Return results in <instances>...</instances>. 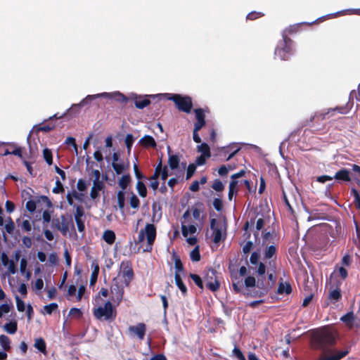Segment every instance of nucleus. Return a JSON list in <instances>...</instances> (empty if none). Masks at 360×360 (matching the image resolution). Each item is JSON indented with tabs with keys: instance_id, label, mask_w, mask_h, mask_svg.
<instances>
[{
	"instance_id": "20",
	"label": "nucleus",
	"mask_w": 360,
	"mask_h": 360,
	"mask_svg": "<svg viewBox=\"0 0 360 360\" xmlns=\"http://www.w3.org/2000/svg\"><path fill=\"white\" fill-rule=\"evenodd\" d=\"M139 143L145 148H155L156 146V142L153 136L150 135H145L142 137Z\"/></svg>"
},
{
	"instance_id": "39",
	"label": "nucleus",
	"mask_w": 360,
	"mask_h": 360,
	"mask_svg": "<svg viewBox=\"0 0 360 360\" xmlns=\"http://www.w3.org/2000/svg\"><path fill=\"white\" fill-rule=\"evenodd\" d=\"M129 164L125 165L122 163L112 162V167L117 174H120L128 168Z\"/></svg>"
},
{
	"instance_id": "44",
	"label": "nucleus",
	"mask_w": 360,
	"mask_h": 360,
	"mask_svg": "<svg viewBox=\"0 0 360 360\" xmlns=\"http://www.w3.org/2000/svg\"><path fill=\"white\" fill-rule=\"evenodd\" d=\"M189 276L199 288L203 289V282L200 276L195 274H190Z\"/></svg>"
},
{
	"instance_id": "36",
	"label": "nucleus",
	"mask_w": 360,
	"mask_h": 360,
	"mask_svg": "<svg viewBox=\"0 0 360 360\" xmlns=\"http://www.w3.org/2000/svg\"><path fill=\"white\" fill-rule=\"evenodd\" d=\"M131 181V176L130 175L128 174H125V175H123L121 179L119 180L118 181V185L119 186L122 188V191H124V190H125L128 185L129 184Z\"/></svg>"
},
{
	"instance_id": "56",
	"label": "nucleus",
	"mask_w": 360,
	"mask_h": 360,
	"mask_svg": "<svg viewBox=\"0 0 360 360\" xmlns=\"http://www.w3.org/2000/svg\"><path fill=\"white\" fill-rule=\"evenodd\" d=\"M64 187L60 180L57 178L56 181V186L53 188V193H60L64 192Z\"/></svg>"
},
{
	"instance_id": "47",
	"label": "nucleus",
	"mask_w": 360,
	"mask_h": 360,
	"mask_svg": "<svg viewBox=\"0 0 360 360\" xmlns=\"http://www.w3.org/2000/svg\"><path fill=\"white\" fill-rule=\"evenodd\" d=\"M58 308V305L56 302L51 303L44 307L45 312L48 314H51L54 311Z\"/></svg>"
},
{
	"instance_id": "57",
	"label": "nucleus",
	"mask_w": 360,
	"mask_h": 360,
	"mask_svg": "<svg viewBox=\"0 0 360 360\" xmlns=\"http://www.w3.org/2000/svg\"><path fill=\"white\" fill-rule=\"evenodd\" d=\"M257 264H258V268L256 271L258 274L257 276L264 277V276H265V272H266V266L262 262H259Z\"/></svg>"
},
{
	"instance_id": "14",
	"label": "nucleus",
	"mask_w": 360,
	"mask_h": 360,
	"mask_svg": "<svg viewBox=\"0 0 360 360\" xmlns=\"http://www.w3.org/2000/svg\"><path fill=\"white\" fill-rule=\"evenodd\" d=\"M196 122L194 123V128L201 129L206 124L205 110L202 108L194 109Z\"/></svg>"
},
{
	"instance_id": "61",
	"label": "nucleus",
	"mask_w": 360,
	"mask_h": 360,
	"mask_svg": "<svg viewBox=\"0 0 360 360\" xmlns=\"http://www.w3.org/2000/svg\"><path fill=\"white\" fill-rule=\"evenodd\" d=\"M352 262V257L349 254H346L343 256L341 260V264L345 266H349L351 265Z\"/></svg>"
},
{
	"instance_id": "35",
	"label": "nucleus",
	"mask_w": 360,
	"mask_h": 360,
	"mask_svg": "<svg viewBox=\"0 0 360 360\" xmlns=\"http://www.w3.org/2000/svg\"><path fill=\"white\" fill-rule=\"evenodd\" d=\"M0 345L5 351H9L11 349V340L6 335H0Z\"/></svg>"
},
{
	"instance_id": "26",
	"label": "nucleus",
	"mask_w": 360,
	"mask_h": 360,
	"mask_svg": "<svg viewBox=\"0 0 360 360\" xmlns=\"http://www.w3.org/2000/svg\"><path fill=\"white\" fill-rule=\"evenodd\" d=\"M174 280H175L176 285L178 286V288L181 290L182 295L184 296H186L187 295L188 290H187L186 285L184 283V282L181 279L180 274L175 273Z\"/></svg>"
},
{
	"instance_id": "3",
	"label": "nucleus",
	"mask_w": 360,
	"mask_h": 360,
	"mask_svg": "<svg viewBox=\"0 0 360 360\" xmlns=\"http://www.w3.org/2000/svg\"><path fill=\"white\" fill-rule=\"evenodd\" d=\"M93 315L100 321H113L117 316V311L111 301H107L103 306L93 309Z\"/></svg>"
},
{
	"instance_id": "24",
	"label": "nucleus",
	"mask_w": 360,
	"mask_h": 360,
	"mask_svg": "<svg viewBox=\"0 0 360 360\" xmlns=\"http://www.w3.org/2000/svg\"><path fill=\"white\" fill-rule=\"evenodd\" d=\"M172 257L174 262V268L176 269L175 273L180 274L181 272H183L184 271V267L180 257L176 252L173 251Z\"/></svg>"
},
{
	"instance_id": "53",
	"label": "nucleus",
	"mask_w": 360,
	"mask_h": 360,
	"mask_svg": "<svg viewBox=\"0 0 360 360\" xmlns=\"http://www.w3.org/2000/svg\"><path fill=\"white\" fill-rule=\"evenodd\" d=\"M212 188L217 192H221L224 189V186L219 179L214 180Z\"/></svg>"
},
{
	"instance_id": "42",
	"label": "nucleus",
	"mask_w": 360,
	"mask_h": 360,
	"mask_svg": "<svg viewBox=\"0 0 360 360\" xmlns=\"http://www.w3.org/2000/svg\"><path fill=\"white\" fill-rule=\"evenodd\" d=\"M117 205L121 210H123L124 207L125 195L123 191H119L117 193Z\"/></svg>"
},
{
	"instance_id": "63",
	"label": "nucleus",
	"mask_w": 360,
	"mask_h": 360,
	"mask_svg": "<svg viewBox=\"0 0 360 360\" xmlns=\"http://www.w3.org/2000/svg\"><path fill=\"white\" fill-rule=\"evenodd\" d=\"M44 287V281L41 278H37L32 285V288L35 291L41 290Z\"/></svg>"
},
{
	"instance_id": "33",
	"label": "nucleus",
	"mask_w": 360,
	"mask_h": 360,
	"mask_svg": "<svg viewBox=\"0 0 360 360\" xmlns=\"http://www.w3.org/2000/svg\"><path fill=\"white\" fill-rule=\"evenodd\" d=\"M180 162L179 158L177 155H171L169 156L168 164L171 169H176L179 167Z\"/></svg>"
},
{
	"instance_id": "52",
	"label": "nucleus",
	"mask_w": 360,
	"mask_h": 360,
	"mask_svg": "<svg viewBox=\"0 0 360 360\" xmlns=\"http://www.w3.org/2000/svg\"><path fill=\"white\" fill-rule=\"evenodd\" d=\"M161 169H162V160L160 159V162L158 163V165L156 166V167L155 169L153 174L150 177V180H157L158 179L159 176L160 175Z\"/></svg>"
},
{
	"instance_id": "30",
	"label": "nucleus",
	"mask_w": 360,
	"mask_h": 360,
	"mask_svg": "<svg viewBox=\"0 0 360 360\" xmlns=\"http://www.w3.org/2000/svg\"><path fill=\"white\" fill-rule=\"evenodd\" d=\"M277 248L274 245L266 247L264 251V259H270L276 255Z\"/></svg>"
},
{
	"instance_id": "12",
	"label": "nucleus",
	"mask_w": 360,
	"mask_h": 360,
	"mask_svg": "<svg viewBox=\"0 0 360 360\" xmlns=\"http://www.w3.org/2000/svg\"><path fill=\"white\" fill-rule=\"evenodd\" d=\"M128 330L131 337H136L139 340H143L146 332V326L144 323H139L135 326H130Z\"/></svg>"
},
{
	"instance_id": "50",
	"label": "nucleus",
	"mask_w": 360,
	"mask_h": 360,
	"mask_svg": "<svg viewBox=\"0 0 360 360\" xmlns=\"http://www.w3.org/2000/svg\"><path fill=\"white\" fill-rule=\"evenodd\" d=\"M184 172L181 171L179 174L176 175V178H171L169 179L167 184L173 190L174 186L178 183V178H183Z\"/></svg>"
},
{
	"instance_id": "59",
	"label": "nucleus",
	"mask_w": 360,
	"mask_h": 360,
	"mask_svg": "<svg viewBox=\"0 0 360 360\" xmlns=\"http://www.w3.org/2000/svg\"><path fill=\"white\" fill-rule=\"evenodd\" d=\"M84 216V208L82 205L76 206V212L75 214V219H82V217Z\"/></svg>"
},
{
	"instance_id": "62",
	"label": "nucleus",
	"mask_w": 360,
	"mask_h": 360,
	"mask_svg": "<svg viewBox=\"0 0 360 360\" xmlns=\"http://www.w3.org/2000/svg\"><path fill=\"white\" fill-rule=\"evenodd\" d=\"M73 198H79L78 193L73 191L72 194L68 193L66 195L67 201L70 205H74Z\"/></svg>"
},
{
	"instance_id": "43",
	"label": "nucleus",
	"mask_w": 360,
	"mask_h": 360,
	"mask_svg": "<svg viewBox=\"0 0 360 360\" xmlns=\"http://www.w3.org/2000/svg\"><path fill=\"white\" fill-rule=\"evenodd\" d=\"M191 259L193 262H199L201 256L200 253L199 247L196 246L190 253Z\"/></svg>"
},
{
	"instance_id": "49",
	"label": "nucleus",
	"mask_w": 360,
	"mask_h": 360,
	"mask_svg": "<svg viewBox=\"0 0 360 360\" xmlns=\"http://www.w3.org/2000/svg\"><path fill=\"white\" fill-rule=\"evenodd\" d=\"M256 282L257 281L254 276H249L245 279L244 284L247 288H252L256 286Z\"/></svg>"
},
{
	"instance_id": "37",
	"label": "nucleus",
	"mask_w": 360,
	"mask_h": 360,
	"mask_svg": "<svg viewBox=\"0 0 360 360\" xmlns=\"http://www.w3.org/2000/svg\"><path fill=\"white\" fill-rule=\"evenodd\" d=\"M197 148H198V151L202 153L201 155H204L207 156V158H210V156H211L210 148L207 143H202L200 145L198 146Z\"/></svg>"
},
{
	"instance_id": "1",
	"label": "nucleus",
	"mask_w": 360,
	"mask_h": 360,
	"mask_svg": "<svg viewBox=\"0 0 360 360\" xmlns=\"http://www.w3.org/2000/svg\"><path fill=\"white\" fill-rule=\"evenodd\" d=\"M337 333L335 331L322 328L314 333L311 339V344L314 349L322 350L324 353H333L331 355L323 354L319 360H340L346 356L349 350L348 349L344 350H331L328 349L329 347L335 345Z\"/></svg>"
},
{
	"instance_id": "11",
	"label": "nucleus",
	"mask_w": 360,
	"mask_h": 360,
	"mask_svg": "<svg viewBox=\"0 0 360 360\" xmlns=\"http://www.w3.org/2000/svg\"><path fill=\"white\" fill-rule=\"evenodd\" d=\"M110 292L112 294L111 300L119 304L123 298L124 288L116 278L113 279L112 284L110 287Z\"/></svg>"
},
{
	"instance_id": "48",
	"label": "nucleus",
	"mask_w": 360,
	"mask_h": 360,
	"mask_svg": "<svg viewBox=\"0 0 360 360\" xmlns=\"http://www.w3.org/2000/svg\"><path fill=\"white\" fill-rule=\"evenodd\" d=\"M196 165H194L193 163L192 164H190L188 167H187V171H186V180H188L190 179L193 175L194 174L195 170H196Z\"/></svg>"
},
{
	"instance_id": "23",
	"label": "nucleus",
	"mask_w": 360,
	"mask_h": 360,
	"mask_svg": "<svg viewBox=\"0 0 360 360\" xmlns=\"http://www.w3.org/2000/svg\"><path fill=\"white\" fill-rule=\"evenodd\" d=\"M146 96H139L135 98V106L138 109H143L150 103V101Z\"/></svg>"
},
{
	"instance_id": "46",
	"label": "nucleus",
	"mask_w": 360,
	"mask_h": 360,
	"mask_svg": "<svg viewBox=\"0 0 360 360\" xmlns=\"http://www.w3.org/2000/svg\"><path fill=\"white\" fill-rule=\"evenodd\" d=\"M134 138L133 135L131 134H128L125 138V145L127 148L128 153H130L132 146H133V143H134Z\"/></svg>"
},
{
	"instance_id": "2",
	"label": "nucleus",
	"mask_w": 360,
	"mask_h": 360,
	"mask_svg": "<svg viewBox=\"0 0 360 360\" xmlns=\"http://www.w3.org/2000/svg\"><path fill=\"white\" fill-rule=\"evenodd\" d=\"M169 101L174 103L177 109L187 114L191 113L193 108L192 98L189 96H183L179 94H165L162 95Z\"/></svg>"
},
{
	"instance_id": "38",
	"label": "nucleus",
	"mask_w": 360,
	"mask_h": 360,
	"mask_svg": "<svg viewBox=\"0 0 360 360\" xmlns=\"http://www.w3.org/2000/svg\"><path fill=\"white\" fill-rule=\"evenodd\" d=\"M5 330L9 334H14L18 330V325L16 321H11L7 323L4 326Z\"/></svg>"
},
{
	"instance_id": "15",
	"label": "nucleus",
	"mask_w": 360,
	"mask_h": 360,
	"mask_svg": "<svg viewBox=\"0 0 360 360\" xmlns=\"http://www.w3.org/2000/svg\"><path fill=\"white\" fill-rule=\"evenodd\" d=\"M60 229H61V233L63 236H66L68 232L69 231L70 225L74 228V224L72 223V219L71 216L66 217L65 215L63 214L60 216Z\"/></svg>"
},
{
	"instance_id": "55",
	"label": "nucleus",
	"mask_w": 360,
	"mask_h": 360,
	"mask_svg": "<svg viewBox=\"0 0 360 360\" xmlns=\"http://www.w3.org/2000/svg\"><path fill=\"white\" fill-rule=\"evenodd\" d=\"M243 285V284L242 281H232V287L236 293H239L241 292Z\"/></svg>"
},
{
	"instance_id": "7",
	"label": "nucleus",
	"mask_w": 360,
	"mask_h": 360,
	"mask_svg": "<svg viewBox=\"0 0 360 360\" xmlns=\"http://www.w3.org/2000/svg\"><path fill=\"white\" fill-rule=\"evenodd\" d=\"M99 97H103V98H112L116 101L124 103L128 101V98L124 96L123 94L120 92H115L112 94H110L109 93H102V94H98L95 95H88L86 98H84L81 102L80 105H86L88 103L92 101L93 100L99 98Z\"/></svg>"
},
{
	"instance_id": "17",
	"label": "nucleus",
	"mask_w": 360,
	"mask_h": 360,
	"mask_svg": "<svg viewBox=\"0 0 360 360\" xmlns=\"http://www.w3.org/2000/svg\"><path fill=\"white\" fill-rule=\"evenodd\" d=\"M333 179L338 181H351L350 172L345 168H342L338 171L333 176Z\"/></svg>"
},
{
	"instance_id": "4",
	"label": "nucleus",
	"mask_w": 360,
	"mask_h": 360,
	"mask_svg": "<svg viewBox=\"0 0 360 360\" xmlns=\"http://www.w3.org/2000/svg\"><path fill=\"white\" fill-rule=\"evenodd\" d=\"M294 53V41L291 39H282L278 42L274 55L282 60H288Z\"/></svg>"
},
{
	"instance_id": "45",
	"label": "nucleus",
	"mask_w": 360,
	"mask_h": 360,
	"mask_svg": "<svg viewBox=\"0 0 360 360\" xmlns=\"http://www.w3.org/2000/svg\"><path fill=\"white\" fill-rule=\"evenodd\" d=\"M43 156H44V158L45 161L46 162V163L49 165H52V163H53V155H52V152H51V150H49V148H45L43 150Z\"/></svg>"
},
{
	"instance_id": "21",
	"label": "nucleus",
	"mask_w": 360,
	"mask_h": 360,
	"mask_svg": "<svg viewBox=\"0 0 360 360\" xmlns=\"http://www.w3.org/2000/svg\"><path fill=\"white\" fill-rule=\"evenodd\" d=\"M91 267L93 268V271L90 277V285H94L98 279V276L99 274V265L97 261L94 260L92 262Z\"/></svg>"
},
{
	"instance_id": "41",
	"label": "nucleus",
	"mask_w": 360,
	"mask_h": 360,
	"mask_svg": "<svg viewBox=\"0 0 360 360\" xmlns=\"http://www.w3.org/2000/svg\"><path fill=\"white\" fill-rule=\"evenodd\" d=\"M6 231L9 234H13L15 229V223L11 217L6 219V223L4 226Z\"/></svg>"
},
{
	"instance_id": "19",
	"label": "nucleus",
	"mask_w": 360,
	"mask_h": 360,
	"mask_svg": "<svg viewBox=\"0 0 360 360\" xmlns=\"http://www.w3.org/2000/svg\"><path fill=\"white\" fill-rule=\"evenodd\" d=\"M355 319H356V317L354 316V312L349 311V312H347L346 314L343 315L340 318V321H342L344 323H345V325L347 326V327L348 328L352 329L354 326V322Z\"/></svg>"
},
{
	"instance_id": "60",
	"label": "nucleus",
	"mask_w": 360,
	"mask_h": 360,
	"mask_svg": "<svg viewBox=\"0 0 360 360\" xmlns=\"http://www.w3.org/2000/svg\"><path fill=\"white\" fill-rule=\"evenodd\" d=\"M55 128V124L52 123H49L48 124H44L43 126L39 127L37 129L38 131H44V132H49L53 129Z\"/></svg>"
},
{
	"instance_id": "54",
	"label": "nucleus",
	"mask_w": 360,
	"mask_h": 360,
	"mask_svg": "<svg viewBox=\"0 0 360 360\" xmlns=\"http://www.w3.org/2000/svg\"><path fill=\"white\" fill-rule=\"evenodd\" d=\"M329 114V111L326 112H319V113H316L313 117L311 119V122H316V121H319V120H323L326 118V116Z\"/></svg>"
},
{
	"instance_id": "40",
	"label": "nucleus",
	"mask_w": 360,
	"mask_h": 360,
	"mask_svg": "<svg viewBox=\"0 0 360 360\" xmlns=\"http://www.w3.org/2000/svg\"><path fill=\"white\" fill-rule=\"evenodd\" d=\"M136 189L140 196L145 198L147 195V188L144 183L141 181H138L136 184Z\"/></svg>"
},
{
	"instance_id": "28",
	"label": "nucleus",
	"mask_w": 360,
	"mask_h": 360,
	"mask_svg": "<svg viewBox=\"0 0 360 360\" xmlns=\"http://www.w3.org/2000/svg\"><path fill=\"white\" fill-rule=\"evenodd\" d=\"M278 294L289 295L292 292V287L289 283L280 282L277 289Z\"/></svg>"
},
{
	"instance_id": "22",
	"label": "nucleus",
	"mask_w": 360,
	"mask_h": 360,
	"mask_svg": "<svg viewBox=\"0 0 360 360\" xmlns=\"http://www.w3.org/2000/svg\"><path fill=\"white\" fill-rule=\"evenodd\" d=\"M2 145H8V146L13 148V150L11 151V155H14L18 156V158H20L21 159L22 161H23V160H25L22 155V148L17 146V145L15 143L3 142Z\"/></svg>"
},
{
	"instance_id": "18",
	"label": "nucleus",
	"mask_w": 360,
	"mask_h": 360,
	"mask_svg": "<svg viewBox=\"0 0 360 360\" xmlns=\"http://www.w3.org/2000/svg\"><path fill=\"white\" fill-rule=\"evenodd\" d=\"M105 184L103 181H93V186L90 191V197L95 200L98 197V192L103 190Z\"/></svg>"
},
{
	"instance_id": "10",
	"label": "nucleus",
	"mask_w": 360,
	"mask_h": 360,
	"mask_svg": "<svg viewBox=\"0 0 360 360\" xmlns=\"http://www.w3.org/2000/svg\"><path fill=\"white\" fill-rule=\"evenodd\" d=\"M120 274L124 278L126 285L133 280L134 274L129 260L122 261L120 264Z\"/></svg>"
},
{
	"instance_id": "13",
	"label": "nucleus",
	"mask_w": 360,
	"mask_h": 360,
	"mask_svg": "<svg viewBox=\"0 0 360 360\" xmlns=\"http://www.w3.org/2000/svg\"><path fill=\"white\" fill-rule=\"evenodd\" d=\"M42 202L45 203L48 208L52 206V203L49 198L46 195H41L40 197H37V200H30L26 202L25 207L28 212L30 213H33L37 208V203Z\"/></svg>"
},
{
	"instance_id": "58",
	"label": "nucleus",
	"mask_w": 360,
	"mask_h": 360,
	"mask_svg": "<svg viewBox=\"0 0 360 360\" xmlns=\"http://www.w3.org/2000/svg\"><path fill=\"white\" fill-rule=\"evenodd\" d=\"M16 306L19 311H24L25 309V302L18 297L15 296Z\"/></svg>"
},
{
	"instance_id": "25",
	"label": "nucleus",
	"mask_w": 360,
	"mask_h": 360,
	"mask_svg": "<svg viewBox=\"0 0 360 360\" xmlns=\"http://www.w3.org/2000/svg\"><path fill=\"white\" fill-rule=\"evenodd\" d=\"M300 25H292L286 27L282 32V37L283 39H290L288 35L295 34L298 32Z\"/></svg>"
},
{
	"instance_id": "31",
	"label": "nucleus",
	"mask_w": 360,
	"mask_h": 360,
	"mask_svg": "<svg viewBox=\"0 0 360 360\" xmlns=\"http://www.w3.org/2000/svg\"><path fill=\"white\" fill-rule=\"evenodd\" d=\"M34 346L36 349H37L39 352H41L44 354H47L46 345L45 340L43 338H37L35 340Z\"/></svg>"
},
{
	"instance_id": "29",
	"label": "nucleus",
	"mask_w": 360,
	"mask_h": 360,
	"mask_svg": "<svg viewBox=\"0 0 360 360\" xmlns=\"http://www.w3.org/2000/svg\"><path fill=\"white\" fill-rule=\"evenodd\" d=\"M328 298L333 302L339 301L342 298V293L340 288L330 290L328 292Z\"/></svg>"
},
{
	"instance_id": "27",
	"label": "nucleus",
	"mask_w": 360,
	"mask_h": 360,
	"mask_svg": "<svg viewBox=\"0 0 360 360\" xmlns=\"http://www.w3.org/2000/svg\"><path fill=\"white\" fill-rule=\"evenodd\" d=\"M103 239L108 244L112 245L116 239L115 233L112 230H106L103 234Z\"/></svg>"
},
{
	"instance_id": "51",
	"label": "nucleus",
	"mask_w": 360,
	"mask_h": 360,
	"mask_svg": "<svg viewBox=\"0 0 360 360\" xmlns=\"http://www.w3.org/2000/svg\"><path fill=\"white\" fill-rule=\"evenodd\" d=\"M129 203L132 208L137 209L139 207L140 200L136 195L132 194L129 200Z\"/></svg>"
},
{
	"instance_id": "34",
	"label": "nucleus",
	"mask_w": 360,
	"mask_h": 360,
	"mask_svg": "<svg viewBox=\"0 0 360 360\" xmlns=\"http://www.w3.org/2000/svg\"><path fill=\"white\" fill-rule=\"evenodd\" d=\"M16 223L18 226L20 227L25 232H30L32 229V224L27 219L21 221L20 219H17Z\"/></svg>"
},
{
	"instance_id": "32",
	"label": "nucleus",
	"mask_w": 360,
	"mask_h": 360,
	"mask_svg": "<svg viewBox=\"0 0 360 360\" xmlns=\"http://www.w3.org/2000/svg\"><path fill=\"white\" fill-rule=\"evenodd\" d=\"M184 222L185 221L182 222L181 224L182 235L184 237H187L188 233L194 234L197 231L195 226L193 224H191L188 226H186L185 224H184Z\"/></svg>"
},
{
	"instance_id": "64",
	"label": "nucleus",
	"mask_w": 360,
	"mask_h": 360,
	"mask_svg": "<svg viewBox=\"0 0 360 360\" xmlns=\"http://www.w3.org/2000/svg\"><path fill=\"white\" fill-rule=\"evenodd\" d=\"M233 353L238 360H246L245 356L239 348L236 347L233 349Z\"/></svg>"
},
{
	"instance_id": "9",
	"label": "nucleus",
	"mask_w": 360,
	"mask_h": 360,
	"mask_svg": "<svg viewBox=\"0 0 360 360\" xmlns=\"http://www.w3.org/2000/svg\"><path fill=\"white\" fill-rule=\"evenodd\" d=\"M256 287L259 289L255 292L252 297H263L268 293L269 290L272 288V283L266 280L265 276L264 277L257 276L256 282Z\"/></svg>"
},
{
	"instance_id": "8",
	"label": "nucleus",
	"mask_w": 360,
	"mask_h": 360,
	"mask_svg": "<svg viewBox=\"0 0 360 360\" xmlns=\"http://www.w3.org/2000/svg\"><path fill=\"white\" fill-rule=\"evenodd\" d=\"M210 229L213 231V242L214 243H219L221 240H225L226 235V227H224L223 233L222 226L219 224L216 219L213 218L210 219Z\"/></svg>"
},
{
	"instance_id": "5",
	"label": "nucleus",
	"mask_w": 360,
	"mask_h": 360,
	"mask_svg": "<svg viewBox=\"0 0 360 360\" xmlns=\"http://www.w3.org/2000/svg\"><path fill=\"white\" fill-rule=\"evenodd\" d=\"M145 236L147 239V245L144 252H150L156 238V227L153 224H147L144 229H141L139 233L136 243H141L144 241Z\"/></svg>"
},
{
	"instance_id": "6",
	"label": "nucleus",
	"mask_w": 360,
	"mask_h": 360,
	"mask_svg": "<svg viewBox=\"0 0 360 360\" xmlns=\"http://www.w3.org/2000/svg\"><path fill=\"white\" fill-rule=\"evenodd\" d=\"M204 281L206 287L212 292L217 291L220 288V281L218 279L217 272L212 267L206 268L204 271Z\"/></svg>"
},
{
	"instance_id": "16",
	"label": "nucleus",
	"mask_w": 360,
	"mask_h": 360,
	"mask_svg": "<svg viewBox=\"0 0 360 360\" xmlns=\"http://www.w3.org/2000/svg\"><path fill=\"white\" fill-rule=\"evenodd\" d=\"M84 105H80V103L79 104H75V105H72V107L68 109L65 112H64L63 115H58V113H56L55 115H53V116H51L49 117V120H52L53 119L55 120H57V119H60V118H63L65 117H66L68 115V114H77L79 111V109L81 107L84 106Z\"/></svg>"
}]
</instances>
